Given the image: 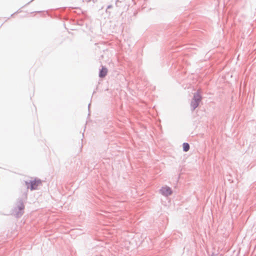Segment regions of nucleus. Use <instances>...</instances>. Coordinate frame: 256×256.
<instances>
[{"instance_id":"nucleus-1","label":"nucleus","mask_w":256,"mask_h":256,"mask_svg":"<svg viewBox=\"0 0 256 256\" xmlns=\"http://www.w3.org/2000/svg\"><path fill=\"white\" fill-rule=\"evenodd\" d=\"M26 184L28 186V188H29V185H30V190H36L38 188V186H40L41 182L40 180H30V182H26Z\"/></svg>"},{"instance_id":"nucleus-2","label":"nucleus","mask_w":256,"mask_h":256,"mask_svg":"<svg viewBox=\"0 0 256 256\" xmlns=\"http://www.w3.org/2000/svg\"><path fill=\"white\" fill-rule=\"evenodd\" d=\"M160 192L162 195L168 196L172 194V190L170 187L165 186L160 188Z\"/></svg>"},{"instance_id":"nucleus-3","label":"nucleus","mask_w":256,"mask_h":256,"mask_svg":"<svg viewBox=\"0 0 256 256\" xmlns=\"http://www.w3.org/2000/svg\"><path fill=\"white\" fill-rule=\"evenodd\" d=\"M200 101V98L196 100V96H194V98L191 103V106L193 110H194L198 106Z\"/></svg>"},{"instance_id":"nucleus-4","label":"nucleus","mask_w":256,"mask_h":256,"mask_svg":"<svg viewBox=\"0 0 256 256\" xmlns=\"http://www.w3.org/2000/svg\"><path fill=\"white\" fill-rule=\"evenodd\" d=\"M108 73V69L106 68L102 67V69L100 72L99 76L100 78L104 77Z\"/></svg>"},{"instance_id":"nucleus-5","label":"nucleus","mask_w":256,"mask_h":256,"mask_svg":"<svg viewBox=\"0 0 256 256\" xmlns=\"http://www.w3.org/2000/svg\"><path fill=\"white\" fill-rule=\"evenodd\" d=\"M183 150L184 152H188L190 149V146L188 143L184 142L183 144Z\"/></svg>"},{"instance_id":"nucleus-6","label":"nucleus","mask_w":256,"mask_h":256,"mask_svg":"<svg viewBox=\"0 0 256 256\" xmlns=\"http://www.w3.org/2000/svg\"><path fill=\"white\" fill-rule=\"evenodd\" d=\"M24 209V206L23 204H22L21 206L20 207V210H22Z\"/></svg>"},{"instance_id":"nucleus-7","label":"nucleus","mask_w":256,"mask_h":256,"mask_svg":"<svg viewBox=\"0 0 256 256\" xmlns=\"http://www.w3.org/2000/svg\"><path fill=\"white\" fill-rule=\"evenodd\" d=\"M194 96H196V99L198 100V98H200V96H199V94H196V95H195Z\"/></svg>"}]
</instances>
